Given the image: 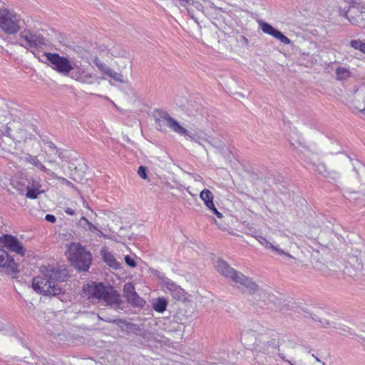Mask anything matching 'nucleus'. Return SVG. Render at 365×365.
<instances>
[{
  "mask_svg": "<svg viewBox=\"0 0 365 365\" xmlns=\"http://www.w3.org/2000/svg\"><path fill=\"white\" fill-rule=\"evenodd\" d=\"M123 292L126 301L132 306L139 307L144 306L145 300L136 293L132 283H125L123 286Z\"/></svg>",
  "mask_w": 365,
  "mask_h": 365,
  "instance_id": "13",
  "label": "nucleus"
},
{
  "mask_svg": "<svg viewBox=\"0 0 365 365\" xmlns=\"http://www.w3.org/2000/svg\"><path fill=\"white\" fill-rule=\"evenodd\" d=\"M363 175L365 176V169L364 170V172L362 173Z\"/></svg>",
  "mask_w": 365,
  "mask_h": 365,
  "instance_id": "53",
  "label": "nucleus"
},
{
  "mask_svg": "<svg viewBox=\"0 0 365 365\" xmlns=\"http://www.w3.org/2000/svg\"><path fill=\"white\" fill-rule=\"evenodd\" d=\"M47 162L50 164H53L55 165H58V164L56 162V160L51 159L50 158H48Z\"/></svg>",
  "mask_w": 365,
  "mask_h": 365,
  "instance_id": "44",
  "label": "nucleus"
},
{
  "mask_svg": "<svg viewBox=\"0 0 365 365\" xmlns=\"http://www.w3.org/2000/svg\"><path fill=\"white\" fill-rule=\"evenodd\" d=\"M24 20L14 11L0 9V29L7 34H16L22 29Z\"/></svg>",
  "mask_w": 365,
  "mask_h": 365,
  "instance_id": "4",
  "label": "nucleus"
},
{
  "mask_svg": "<svg viewBox=\"0 0 365 365\" xmlns=\"http://www.w3.org/2000/svg\"><path fill=\"white\" fill-rule=\"evenodd\" d=\"M360 265H362V269L364 268V267H365V250L364 251V252L362 253V255L361 256Z\"/></svg>",
  "mask_w": 365,
  "mask_h": 365,
  "instance_id": "41",
  "label": "nucleus"
},
{
  "mask_svg": "<svg viewBox=\"0 0 365 365\" xmlns=\"http://www.w3.org/2000/svg\"><path fill=\"white\" fill-rule=\"evenodd\" d=\"M163 283L165 287L170 292L174 298L181 299L184 297V290L172 280L167 279Z\"/></svg>",
  "mask_w": 365,
  "mask_h": 365,
  "instance_id": "20",
  "label": "nucleus"
},
{
  "mask_svg": "<svg viewBox=\"0 0 365 365\" xmlns=\"http://www.w3.org/2000/svg\"><path fill=\"white\" fill-rule=\"evenodd\" d=\"M261 29L264 33L273 36L285 45H288L291 43L288 37L285 36L281 31L274 29L272 25L267 23H262Z\"/></svg>",
  "mask_w": 365,
  "mask_h": 365,
  "instance_id": "17",
  "label": "nucleus"
},
{
  "mask_svg": "<svg viewBox=\"0 0 365 365\" xmlns=\"http://www.w3.org/2000/svg\"><path fill=\"white\" fill-rule=\"evenodd\" d=\"M258 242L260 245L264 247L267 250H270L273 253L286 257L289 259H294L293 256H292L287 250V244L286 242L289 243V238L286 235H282V242L281 244L276 242H270L266 238L262 236H256Z\"/></svg>",
  "mask_w": 365,
  "mask_h": 365,
  "instance_id": "7",
  "label": "nucleus"
},
{
  "mask_svg": "<svg viewBox=\"0 0 365 365\" xmlns=\"http://www.w3.org/2000/svg\"><path fill=\"white\" fill-rule=\"evenodd\" d=\"M42 275L35 277L32 280V287L39 294L56 296L62 292L58 282H63L68 277L65 269L46 267L41 268Z\"/></svg>",
  "mask_w": 365,
  "mask_h": 365,
  "instance_id": "1",
  "label": "nucleus"
},
{
  "mask_svg": "<svg viewBox=\"0 0 365 365\" xmlns=\"http://www.w3.org/2000/svg\"><path fill=\"white\" fill-rule=\"evenodd\" d=\"M250 335L256 336L257 333L252 329H246L242 332V337L244 339V340H247Z\"/></svg>",
  "mask_w": 365,
  "mask_h": 365,
  "instance_id": "31",
  "label": "nucleus"
},
{
  "mask_svg": "<svg viewBox=\"0 0 365 365\" xmlns=\"http://www.w3.org/2000/svg\"><path fill=\"white\" fill-rule=\"evenodd\" d=\"M290 365H294L293 364L291 363L290 361H287Z\"/></svg>",
  "mask_w": 365,
  "mask_h": 365,
  "instance_id": "52",
  "label": "nucleus"
},
{
  "mask_svg": "<svg viewBox=\"0 0 365 365\" xmlns=\"http://www.w3.org/2000/svg\"><path fill=\"white\" fill-rule=\"evenodd\" d=\"M88 223H90V222L88 220L87 218H86L85 217H82L80 220H79V224L81 226L83 227L84 228H86L84 227L85 225H88Z\"/></svg>",
  "mask_w": 365,
  "mask_h": 365,
  "instance_id": "38",
  "label": "nucleus"
},
{
  "mask_svg": "<svg viewBox=\"0 0 365 365\" xmlns=\"http://www.w3.org/2000/svg\"><path fill=\"white\" fill-rule=\"evenodd\" d=\"M232 282L238 289L251 295L256 294L259 290V285L252 278L239 271Z\"/></svg>",
  "mask_w": 365,
  "mask_h": 365,
  "instance_id": "9",
  "label": "nucleus"
},
{
  "mask_svg": "<svg viewBox=\"0 0 365 365\" xmlns=\"http://www.w3.org/2000/svg\"><path fill=\"white\" fill-rule=\"evenodd\" d=\"M362 269V265H360V263H358L357 266L352 267L351 264H347L344 269V272L345 274L349 277H354L357 274V273Z\"/></svg>",
  "mask_w": 365,
  "mask_h": 365,
  "instance_id": "26",
  "label": "nucleus"
},
{
  "mask_svg": "<svg viewBox=\"0 0 365 365\" xmlns=\"http://www.w3.org/2000/svg\"><path fill=\"white\" fill-rule=\"evenodd\" d=\"M67 255L71 264L81 271L86 272L91 264V255L80 243H71L68 248Z\"/></svg>",
  "mask_w": 365,
  "mask_h": 365,
  "instance_id": "3",
  "label": "nucleus"
},
{
  "mask_svg": "<svg viewBox=\"0 0 365 365\" xmlns=\"http://www.w3.org/2000/svg\"><path fill=\"white\" fill-rule=\"evenodd\" d=\"M103 257L104 259V261L106 262V264L114 269H118L120 267L119 263L116 261L114 256L108 252H104L103 254Z\"/></svg>",
  "mask_w": 365,
  "mask_h": 365,
  "instance_id": "24",
  "label": "nucleus"
},
{
  "mask_svg": "<svg viewBox=\"0 0 365 365\" xmlns=\"http://www.w3.org/2000/svg\"><path fill=\"white\" fill-rule=\"evenodd\" d=\"M312 165L315 167V170L325 178H329L332 180H336L340 177L339 171L328 170L324 163H319L318 164L312 163Z\"/></svg>",
  "mask_w": 365,
  "mask_h": 365,
  "instance_id": "19",
  "label": "nucleus"
},
{
  "mask_svg": "<svg viewBox=\"0 0 365 365\" xmlns=\"http://www.w3.org/2000/svg\"><path fill=\"white\" fill-rule=\"evenodd\" d=\"M200 199L205 202V205L208 207V209H210L213 206H215V204L213 202V194L212 192L207 189H204L201 191L200 194Z\"/></svg>",
  "mask_w": 365,
  "mask_h": 365,
  "instance_id": "23",
  "label": "nucleus"
},
{
  "mask_svg": "<svg viewBox=\"0 0 365 365\" xmlns=\"http://www.w3.org/2000/svg\"><path fill=\"white\" fill-rule=\"evenodd\" d=\"M215 215H216V216L218 217V218H222V214L221 212H220L217 208L215 207V206H213L212 207H211L210 209Z\"/></svg>",
  "mask_w": 365,
  "mask_h": 365,
  "instance_id": "36",
  "label": "nucleus"
},
{
  "mask_svg": "<svg viewBox=\"0 0 365 365\" xmlns=\"http://www.w3.org/2000/svg\"><path fill=\"white\" fill-rule=\"evenodd\" d=\"M361 52L365 53V43H364L363 46H362Z\"/></svg>",
  "mask_w": 365,
  "mask_h": 365,
  "instance_id": "50",
  "label": "nucleus"
},
{
  "mask_svg": "<svg viewBox=\"0 0 365 365\" xmlns=\"http://www.w3.org/2000/svg\"><path fill=\"white\" fill-rule=\"evenodd\" d=\"M0 246L21 256H24L26 253L22 244L16 237L11 235L4 234L0 237Z\"/></svg>",
  "mask_w": 365,
  "mask_h": 365,
  "instance_id": "11",
  "label": "nucleus"
},
{
  "mask_svg": "<svg viewBox=\"0 0 365 365\" xmlns=\"http://www.w3.org/2000/svg\"><path fill=\"white\" fill-rule=\"evenodd\" d=\"M353 108H354V109H355V110H360V111H361V112L365 111V107H364V108H361V106H358L357 105H356V106H355V105H354V106H353Z\"/></svg>",
  "mask_w": 365,
  "mask_h": 365,
  "instance_id": "43",
  "label": "nucleus"
},
{
  "mask_svg": "<svg viewBox=\"0 0 365 365\" xmlns=\"http://www.w3.org/2000/svg\"><path fill=\"white\" fill-rule=\"evenodd\" d=\"M3 329V325L2 324L0 323V330H1Z\"/></svg>",
  "mask_w": 365,
  "mask_h": 365,
  "instance_id": "51",
  "label": "nucleus"
},
{
  "mask_svg": "<svg viewBox=\"0 0 365 365\" xmlns=\"http://www.w3.org/2000/svg\"><path fill=\"white\" fill-rule=\"evenodd\" d=\"M83 292L88 299L97 300L106 306L119 307L122 302L120 294L112 286H106L102 282H88L83 285Z\"/></svg>",
  "mask_w": 365,
  "mask_h": 365,
  "instance_id": "2",
  "label": "nucleus"
},
{
  "mask_svg": "<svg viewBox=\"0 0 365 365\" xmlns=\"http://www.w3.org/2000/svg\"><path fill=\"white\" fill-rule=\"evenodd\" d=\"M186 133H178L179 135H184L188 137L191 140L198 143L199 145L204 146V143L208 142L212 145L219 146L220 142L216 139H212L211 140H208L205 136L200 135L199 133H190L188 130L185 128Z\"/></svg>",
  "mask_w": 365,
  "mask_h": 365,
  "instance_id": "18",
  "label": "nucleus"
},
{
  "mask_svg": "<svg viewBox=\"0 0 365 365\" xmlns=\"http://www.w3.org/2000/svg\"><path fill=\"white\" fill-rule=\"evenodd\" d=\"M56 178L58 179V180H60L62 183L66 184L68 186H71V187L73 186V185L71 182H70L69 180H68L67 179H66L64 178L58 177L56 175Z\"/></svg>",
  "mask_w": 365,
  "mask_h": 365,
  "instance_id": "35",
  "label": "nucleus"
},
{
  "mask_svg": "<svg viewBox=\"0 0 365 365\" xmlns=\"http://www.w3.org/2000/svg\"><path fill=\"white\" fill-rule=\"evenodd\" d=\"M65 212L66 214L70 215H73L75 214V211L70 207L66 208Z\"/></svg>",
  "mask_w": 365,
  "mask_h": 365,
  "instance_id": "42",
  "label": "nucleus"
},
{
  "mask_svg": "<svg viewBox=\"0 0 365 365\" xmlns=\"http://www.w3.org/2000/svg\"><path fill=\"white\" fill-rule=\"evenodd\" d=\"M105 321L107 322L115 324L120 328H123V327L128 328L130 326L129 322H128L127 321L123 320V319H106Z\"/></svg>",
  "mask_w": 365,
  "mask_h": 365,
  "instance_id": "28",
  "label": "nucleus"
},
{
  "mask_svg": "<svg viewBox=\"0 0 365 365\" xmlns=\"http://www.w3.org/2000/svg\"><path fill=\"white\" fill-rule=\"evenodd\" d=\"M72 67L70 77L76 81L85 84H93L98 79L96 74L91 72L88 67L81 64L78 65L74 62Z\"/></svg>",
  "mask_w": 365,
  "mask_h": 365,
  "instance_id": "8",
  "label": "nucleus"
},
{
  "mask_svg": "<svg viewBox=\"0 0 365 365\" xmlns=\"http://www.w3.org/2000/svg\"><path fill=\"white\" fill-rule=\"evenodd\" d=\"M364 43V42H362L360 40H352L350 42V46L352 48L361 51L362 46H363Z\"/></svg>",
  "mask_w": 365,
  "mask_h": 365,
  "instance_id": "30",
  "label": "nucleus"
},
{
  "mask_svg": "<svg viewBox=\"0 0 365 365\" xmlns=\"http://www.w3.org/2000/svg\"><path fill=\"white\" fill-rule=\"evenodd\" d=\"M51 67L57 72L63 75H68L71 71L73 62L68 58L60 56L58 53L46 52L44 53Z\"/></svg>",
  "mask_w": 365,
  "mask_h": 365,
  "instance_id": "5",
  "label": "nucleus"
},
{
  "mask_svg": "<svg viewBox=\"0 0 365 365\" xmlns=\"http://www.w3.org/2000/svg\"><path fill=\"white\" fill-rule=\"evenodd\" d=\"M47 143L48 144V146L51 148H53V149H56V154L61 158V159H63V153L62 152L58 149L56 148V146L51 142H47Z\"/></svg>",
  "mask_w": 365,
  "mask_h": 365,
  "instance_id": "34",
  "label": "nucleus"
},
{
  "mask_svg": "<svg viewBox=\"0 0 365 365\" xmlns=\"http://www.w3.org/2000/svg\"><path fill=\"white\" fill-rule=\"evenodd\" d=\"M97 231H98V236H103V237H104V236H105V235H103V233L101 230H98Z\"/></svg>",
  "mask_w": 365,
  "mask_h": 365,
  "instance_id": "48",
  "label": "nucleus"
},
{
  "mask_svg": "<svg viewBox=\"0 0 365 365\" xmlns=\"http://www.w3.org/2000/svg\"><path fill=\"white\" fill-rule=\"evenodd\" d=\"M147 168L145 166H140L138 170V175L143 179H147L148 175L146 173Z\"/></svg>",
  "mask_w": 365,
  "mask_h": 365,
  "instance_id": "32",
  "label": "nucleus"
},
{
  "mask_svg": "<svg viewBox=\"0 0 365 365\" xmlns=\"http://www.w3.org/2000/svg\"><path fill=\"white\" fill-rule=\"evenodd\" d=\"M93 62L96 66L98 70L103 75L112 78L115 81L120 83H125L127 81L125 79L122 73L115 71L113 69L110 68L104 61L100 59L98 57H94Z\"/></svg>",
  "mask_w": 365,
  "mask_h": 365,
  "instance_id": "12",
  "label": "nucleus"
},
{
  "mask_svg": "<svg viewBox=\"0 0 365 365\" xmlns=\"http://www.w3.org/2000/svg\"><path fill=\"white\" fill-rule=\"evenodd\" d=\"M253 304L259 308H264L273 302L274 295L259 287V290L254 294Z\"/></svg>",
  "mask_w": 365,
  "mask_h": 365,
  "instance_id": "15",
  "label": "nucleus"
},
{
  "mask_svg": "<svg viewBox=\"0 0 365 365\" xmlns=\"http://www.w3.org/2000/svg\"><path fill=\"white\" fill-rule=\"evenodd\" d=\"M19 38L24 41L20 45L26 48H39L45 44L44 38L40 35L31 32L29 30H24L19 34Z\"/></svg>",
  "mask_w": 365,
  "mask_h": 365,
  "instance_id": "10",
  "label": "nucleus"
},
{
  "mask_svg": "<svg viewBox=\"0 0 365 365\" xmlns=\"http://www.w3.org/2000/svg\"><path fill=\"white\" fill-rule=\"evenodd\" d=\"M155 124L158 130H164L166 127L170 128L177 133H186L185 128L173 118L167 112L158 111L155 115Z\"/></svg>",
  "mask_w": 365,
  "mask_h": 365,
  "instance_id": "6",
  "label": "nucleus"
},
{
  "mask_svg": "<svg viewBox=\"0 0 365 365\" xmlns=\"http://www.w3.org/2000/svg\"><path fill=\"white\" fill-rule=\"evenodd\" d=\"M312 356L315 359V360L319 362V363H321L322 365H326L325 362L322 361V360H320L317 356H315L314 354H312Z\"/></svg>",
  "mask_w": 365,
  "mask_h": 365,
  "instance_id": "45",
  "label": "nucleus"
},
{
  "mask_svg": "<svg viewBox=\"0 0 365 365\" xmlns=\"http://www.w3.org/2000/svg\"><path fill=\"white\" fill-rule=\"evenodd\" d=\"M362 98V103L365 104V86L356 91V101H359Z\"/></svg>",
  "mask_w": 365,
  "mask_h": 365,
  "instance_id": "29",
  "label": "nucleus"
},
{
  "mask_svg": "<svg viewBox=\"0 0 365 365\" xmlns=\"http://www.w3.org/2000/svg\"><path fill=\"white\" fill-rule=\"evenodd\" d=\"M45 219L46 221L52 222V223L55 222L56 220V218L54 215H49V214L46 215Z\"/></svg>",
  "mask_w": 365,
  "mask_h": 365,
  "instance_id": "37",
  "label": "nucleus"
},
{
  "mask_svg": "<svg viewBox=\"0 0 365 365\" xmlns=\"http://www.w3.org/2000/svg\"><path fill=\"white\" fill-rule=\"evenodd\" d=\"M26 190L27 191L26 196L31 199L37 198L38 195L41 193V191L38 188H33L27 186Z\"/></svg>",
  "mask_w": 365,
  "mask_h": 365,
  "instance_id": "27",
  "label": "nucleus"
},
{
  "mask_svg": "<svg viewBox=\"0 0 365 365\" xmlns=\"http://www.w3.org/2000/svg\"><path fill=\"white\" fill-rule=\"evenodd\" d=\"M336 79L337 81H344L351 77L352 73L348 67L339 66L336 68Z\"/></svg>",
  "mask_w": 365,
  "mask_h": 365,
  "instance_id": "22",
  "label": "nucleus"
},
{
  "mask_svg": "<svg viewBox=\"0 0 365 365\" xmlns=\"http://www.w3.org/2000/svg\"><path fill=\"white\" fill-rule=\"evenodd\" d=\"M167 305L168 301L165 298H158L153 303V309L159 313L163 312Z\"/></svg>",
  "mask_w": 365,
  "mask_h": 365,
  "instance_id": "25",
  "label": "nucleus"
},
{
  "mask_svg": "<svg viewBox=\"0 0 365 365\" xmlns=\"http://www.w3.org/2000/svg\"><path fill=\"white\" fill-rule=\"evenodd\" d=\"M87 226H88V227L86 229L90 232H94V231L98 230V228L96 226H94L91 222L88 223V225Z\"/></svg>",
  "mask_w": 365,
  "mask_h": 365,
  "instance_id": "40",
  "label": "nucleus"
},
{
  "mask_svg": "<svg viewBox=\"0 0 365 365\" xmlns=\"http://www.w3.org/2000/svg\"><path fill=\"white\" fill-rule=\"evenodd\" d=\"M313 319L315 320V321H319V322L321 323H324L322 322V320L321 319H319V317H317L316 315H314V317H312Z\"/></svg>",
  "mask_w": 365,
  "mask_h": 365,
  "instance_id": "46",
  "label": "nucleus"
},
{
  "mask_svg": "<svg viewBox=\"0 0 365 365\" xmlns=\"http://www.w3.org/2000/svg\"><path fill=\"white\" fill-rule=\"evenodd\" d=\"M279 357L283 360V361H287V360L285 359V356L282 354H279Z\"/></svg>",
  "mask_w": 365,
  "mask_h": 365,
  "instance_id": "47",
  "label": "nucleus"
},
{
  "mask_svg": "<svg viewBox=\"0 0 365 365\" xmlns=\"http://www.w3.org/2000/svg\"><path fill=\"white\" fill-rule=\"evenodd\" d=\"M181 6L185 7L187 4H190L191 0H178Z\"/></svg>",
  "mask_w": 365,
  "mask_h": 365,
  "instance_id": "39",
  "label": "nucleus"
},
{
  "mask_svg": "<svg viewBox=\"0 0 365 365\" xmlns=\"http://www.w3.org/2000/svg\"><path fill=\"white\" fill-rule=\"evenodd\" d=\"M125 261L126 264L128 266H130V267H136V262H135V259L133 258L130 257V256H128V255L125 256Z\"/></svg>",
  "mask_w": 365,
  "mask_h": 365,
  "instance_id": "33",
  "label": "nucleus"
},
{
  "mask_svg": "<svg viewBox=\"0 0 365 365\" xmlns=\"http://www.w3.org/2000/svg\"><path fill=\"white\" fill-rule=\"evenodd\" d=\"M215 267L220 274L230 281H232L238 272L232 268L226 261L221 259H217Z\"/></svg>",
  "mask_w": 365,
  "mask_h": 365,
  "instance_id": "16",
  "label": "nucleus"
},
{
  "mask_svg": "<svg viewBox=\"0 0 365 365\" xmlns=\"http://www.w3.org/2000/svg\"><path fill=\"white\" fill-rule=\"evenodd\" d=\"M26 161L34 165L41 171L46 173V174L52 176L53 178H56V174L52 172L51 170L46 168L36 156L27 154L26 156Z\"/></svg>",
  "mask_w": 365,
  "mask_h": 365,
  "instance_id": "21",
  "label": "nucleus"
},
{
  "mask_svg": "<svg viewBox=\"0 0 365 365\" xmlns=\"http://www.w3.org/2000/svg\"><path fill=\"white\" fill-rule=\"evenodd\" d=\"M0 268L7 273L18 272V264L4 250L0 249Z\"/></svg>",
  "mask_w": 365,
  "mask_h": 365,
  "instance_id": "14",
  "label": "nucleus"
},
{
  "mask_svg": "<svg viewBox=\"0 0 365 365\" xmlns=\"http://www.w3.org/2000/svg\"><path fill=\"white\" fill-rule=\"evenodd\" d=\"M215 223L216 225H217L219 226V227H220L221 230H225V229L224 227H221L219 224H217V221H216V220H215Z\"/></svg>",
  "mask_w": 365,
  "mask_h": 365,
  "instance_id": "49",
  "label": "nucleus"
}]
</instances>
